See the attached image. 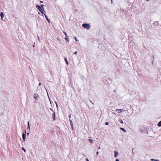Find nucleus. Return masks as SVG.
I'll use <instances>...</instances> for the list:
<instances>
[{"instance_id": "nucleus-30", "label": "nucleus", "mask_w": 161, "mask_h": 161, "mask_svg": "<svg viewBox=\"0 0 161 161\" xmlns=\"http://www.w3.org/2000/svg\"><path fill=\"white\" fill-rule=\"evenodd\" d=\"M71 115L70 114L69 116V119H70L71 118Z\"/></svg>"}, {"instance_id": "nucleus-7", "label": "nucleus", "mask_w": 161, "mask_h": 161, "mask_svg": "<svg viewBox=\"0 0 161 161\" xmlns=\"http://www.w3.org/2000/svg\"><path fill=\"white\" fill-rule=\"evenodd\" d=\"M0 15L1 18L2 20H3V17L4 16V14H3V12H1V13H0Z\"/></svg>"}, {"instance_id": "nucleus-21", "label": "nucleus", "mask_w": 161, "mask_h": 161, "mask_svg": "<svg viewBox=\"0 0 161 161\" xmlns=\"http://www.w3.org/2000/svg\"><path fill=\"white\" fill-rule=\"evenodd\" d=\"M63 33L64 34H65V36L66 37H67V34H66V33L65 31H63Z\"/></svg>"}, {"instance_id": "nucleus-43", "label": "nucleus", "mask_w": 161, "mask_h": 161, "mask_svg": "<svg viewBox=\"0 0 161 161\" xmlns=\"http://www.w3.org/2000/svg\"><path fill=\"white\" fill-rule=\"evenodd\" d=\"M100 149V147H98V149Z\"/></svg>"}, {"instance_id": "nucleus-45", "label": "nucleus", "mask_w": 161, "mask_h": 161, "mask_svg": "<svg viewBox=\"0 0 161 161\" xmlns=\"http://www.w3.org/2000/svg\"><path fill=\"white\" fill-rule=\"evenodd\" d=\"M153 62H152V64H153Z\"/></svg>"}, {"instance_id": "nucleus-22", "label": "nucleus", "mask_w": 161, "mask_h": 161, "mask_svg": "<svg viewBox=\"0 0 161 161\" xmlns=\"http://www.w3.org/2000/svg\"><path fill=\"white\" fill-rule=\"evenodd\" d=\"M22 150L23 151H24L25 152L26 151V150H25V149L24 147H22Z\"/></svg>"}, {"instance_id": "nucleus-16", "label": "nucleus", "mask_w": 161, "mask_h": 161, "mask_svg": "<svg viewBox=\"0 0 161 161\" xmlns=\"http://www.w3.org/2000/svg\"><path fill=\"white\" fill-rule=\"evenodd\" d=\"M70 126H71V128H72V130H74V127H73V124H71L70 125Z\"/></svg>"}, {"instance_id": "nucleus-1", "label": "nucleus", "mask_w": 161, "mask_h": 161, "mask_svg": "<svg viewBox=\"0 0 161 161\" xmlns=\"http://www.w3.org/2000/svg\"><path fill=\"white\" fill-rule=\"evenodd\" d=\"M82 26L87 30H89L90 27V26L89 24L84 23L82 24Z\"/></svg>"}, {"instance_id": "nucleus-3", "label": "nucleus", "mask_w": 161, "mask_h": 161, "mask_svg": "<svg viewBox=\"0 0 161 161\" xmlns=\"http://www.w3.org/2000/svg\"><path fill=\"white\" fill-rule=\"evenodd\" d=\"M52 117L53 118V121H54L56 120V117H55V112H54L52 114Z\"/></svg>"}, {"instance_id": "nucleus-9", "label": "nucleus", "mask_w": 161, "mask_h": 161, "mask_svg": "<svg viewBox=\"0 0 161 161\" xmlns=\"http://www.w3.org/2000/svg\"><path fill=\"white\" fill-rule=\"evenodd\" d=\"M123 109H116V110L117 111H120L119 112H118V113H120V112H122V111H123Z\"/></svg>"}, {"instance_id": "nucleus-39", "label": "nucleus", "mask_w": 161, "mask_h": 161, "mask_svg": "<svg viewBox=\"0 0 161 161\" xmlns=\"http://www.w3.org/2000/svg\"><path fill=\"white\" fill-rule=\"evenodd\" d=\"M159 160L158 159H156L154 160V161H158Z\"/></svg>"}, {"instance_id": "nucleus-33", "label": "nucleus", "mask_w": 161, "mask_h": 161, "mask_svg": "<svg viewBox=\"0 0 161 161\" xmlns=\"http://www.w3.org/2000/svg\"><path fill=\"white\" fill-rule=\"evenodd\" d=\"M40 3H43V1H40Z\"/></svg>"}, {"instance_id": "nucleus-10", "label": "nucleus", "mask_w": 161, "mask_h": 161, "mask_svg": "<svg viewBox=\"0 0 161 161\" xmlns=\"http://www.w3.org/2000/svg\"><path fill=\"white\" fill-rule=\"evenodd\" d=\"M28 127H27V129H28L29 130H30V123L29 121H28Z\"/></svg>"}, {"instance_id": "nucleus-44", "label": "nucleus", "mask_w": 161, "mask_h": 161, "mask_svg": "<svg viewBox=\"0 0 161 161\" xmlns=\"http://www.w3.org/2000/svg\"><path fill=\"white\" fill-rule=\"evenodd\" d=\"M133 149H132V153H133H133H133Z\"/></svg>"}, {"instance_id": "nucleus-29", "label": "nucleus", "mask_w": 161, "mask_h": 161, "mask_svg": "<svg viewBox=\"0 0 161 161\" xmlns=\"http://www.w3.org/2000/svg\"><path fill=\"white\" fill-rule=\"evenodd\" d=\"M77 52L75 51V52L74 53V54H77Z\"/></svg>"}, {"instance_id": "nucleus-20", "label": "nucleus", "mask_w": 161, "mask_h": 161, "mask_svg": "<svg viewBox=\"0 0 161 161\" xmlns=\"http://www.w3.org/2000/svg\"><path fill=\"white\" fill-rule=\"evenodd\" d=\"M69 121H70V125H71V124H73L72 121V120H71V119H69Z\"/></svg>"}, {"instance_id": "nucleus-4", "label": "nucleus", "mask_w": 161, "mask_h": 161, "mask_svg": "<svg viewBox=\"0 0 161 161\" xmlns=\"http://www.w3.org/2000/svg\"><path fill=\"white\" fill-rule=\"evenodd\" d=\"M26 130H25V132L24 133H23L22 134V138L25 141V139L26 138Z\"/></svg>"}, {"instance_id": "nucleus-6", "label": "nucleus", "mask_w": 161, "mask_h": 161, "mask_svg": "<svg viewBox=\"0 0 161 161\" xmlns=\"http://www.w3.org/2000/svg\"><path fill=\"white\" fill-rule=\"evenodd\" d=\"M114 157L116 158L118 155V153L116 151H114Z\"/></svg>"}, {"instance_id": "nucleus-15", "label": "nucleus", "mask_w": 161, "mask_h": 161, "mask_svg": "<svg viewBox=\"0 0 161 161\" xmlns=\"http://www.w3.org/2000/svg\"><path fill=\"white\" fill-rule=\"evenodd\" d=\"M41 7V8H42L43 10H44V8L43 7V6H44L43 4H42L41 6H40Z\"/></svg>"}, {"instance_id": "nucleus-31", "label": "nucleus", "mask_w": 161, "mask_h": 161, "mask_svg": "<svg viewBox=\"0 0 161 161\" xmlns=\"http://www.w3.org/2000/svg\"><path fill=\"white\" fill-rule=\"evenodd\" d=\"M96 153H97V155L99 153V152L98 151H97V152H96Z\"/></svg>"}, {"instance_id": "nucleus-18", "label": "nucleus", "mask_w": 161, "mask_h": 161, "mask_svg": "<svg viewBox=\"0 0 161 161\" xmlns=\"http://www.w3.org/2000/svg\"><path fill=\"white\" fill-rule=\"evenodd\" d=\"M119 121L120 122V123L121 124H122L123 123V120H122V119H119Z\"/></svg>"}, {"instance_id": "nucleus-13", "label": "nucleus", "mask_w": 161, "mask_h": 161, "mask_svg": "<svg viewBox=\"0 0 161 161\" xmlns=\"http://www.w3.org/2000/svg\"><path fill=\"white\" fill-rule=\"evenodd\" d=\"M158 125L159 127H161V121H160L158 122Z\"/></svg>"}, {"instance_id": "nucleus-46", "label": "nucleus", "mask_w": 161, "mask_h": 161, "mask_svg": "<svg viewBox=\"0 0 161 161\" xmlns=\"http://www.w3.org/2000/svg\"><path fill=\"white\" fill-rule=\"evenodd\" d=\"M33 47H34V45H33Z\"/></svg>"}, {"instance_id": "nucleus-47", "label": "nucleus", "mask_w": 161, "mask_h": 161, "mask_svg": "<svg viewBox=\"0 0 161 161\" xmlns=\"http://www.w3.org/2000/svg\"><path fill=\"white\" fill-rule=\"evenodd\" d=\"M147 1H148L149 0H147Z\"/></svg>"}, {"instance_id": "nucleus-37", "label": "nucleus", "mask_w": 161, "mask_h": 161, "mask_svg": "<svg viewBox=\"0 0 161 161\" xmlns=\"http://www.w3.org/2000/svg\"><path fill=\"white\" fill-rule=\"evenodd\" d=\"M154 60V56H153V61Z\"/></svg>"}, {"instance_id": "nucleus-48", "label": "nucleus", "mask_w": 161, "mask_h": 161, "mask_svg": "<svg viewBox=\"0 0 161 161\" xmlns=\"http://www.w3.org/2000/svg\"><path fill=\"white\" fill-rule=\"evenodd\" d=\"M111 0L112 2V0Z\"/></svg>"}, {"instance_id": "nucleus-12", "label": "nucleus", "mask_w": 161, "mask_h": 161, "mask_svg": "<svg viewBox=\"0 0 161 161\" xmlns=\"http://www.w3.org/2000/svg\"><path fill=\"white\" fill-rule=\"evenodd\" d=\"M88 141L91 143H92L93 142V140L91 139H88Z\"/></svg>"}, {"instance_id": "nucleus-38", "label": "nucleus", "mask_w": 161, "mask_h": 161, "mask_svg": "<svg viewBox=\"0 0 161 161\" xmlns=\"http://www.w3.org/2000/svg\"><path fill=\"white\" fill-rule=\"evenodd\" d=\"M55 103L56 105L58 104L57 103L56 101H55Z\"/></svg>"}, {"instance_id": "nucleus-41", "label": "nucleus", "mask_w": 161, "mask_h": 161, "mask_svg": "<svg viewBox=\"0 0 161 161\" xmlns=\"http://www.w3.org/2000/svg\"><path fill=\"white\" fill-rule=\"evenodd\" d=\"M27 135H29V133L28 132L27 133Z\"/></svg>"}, {"instance_id": "nucleus-32", "label": "nucleus", "mask_w": 161, "mask_h": 161, "mask_svg": "<svg viewBox=\"0 0 161 161\" xmlns=\"http://www.w3.org/2000/svg\"><path fill=\"white\" fill-rule=\"evenodd\" d=\"M48 97H49V100H50V103H51H51H51V100H50V98H49V96H48Z\"/></svg>"}, {"instance_id": "nucleus-14", "label": "nucleus", "mask_w": 161, "mask_h": 161, "mask_svg": "<svg viewBox=\"0 0 161 161\" xmlns=\"http://www.w3.org/2000/svg\"><path fill=\"white\" fill-rule=\"evenodd\" d=\"M120 129H121L123 131L125 132L126 131V130L123 128L120 127Z\"/></svg>"}, {"instance_id": "nucleus-36", "label": "nucleus", "mask_w": 161, "mask_h": 161, "mask_svg": "<svg viewBox=\"0 0 161 161\" xmlns=\"http://www.w3.org/2000/svg\"><path fill=\"white\" fill-rule=\"evenodd\" d=\"M50 109L52 111H53V110L51 108H50Z\"/></svg>"}, {"instance_id": "nucleus-27", "label": "nucleus", "mask_w": 161, "mask_h": 161, "mask_svg": "<svg viewBox=\"0 0 161 161\" xmlns=\"http://www.w3.org/2000/svg\"><path fill=\"white\" fill-rule=\"evenodd\" d=\"M154 160H155V159H153H153H150V160H151V161H154Z\"/></svg>"}, {"instance_id": "nucleus-17", "label": "nucleus", "mask_w": 161, "mask_h": 161, "mask_svg": "<svg viewBox=\"0 0 161 161\" xmlns=\"http://www.w3.org/2000/svg\"><path fill=\"white\" fill-rule=\"evenodd\" d=\"M57 41H59V42L60 41V38L59 37H57Z\"/></svg>"}, {"instance_id": "nucleus-11", "label": "nucleus", "mask_w": 161, "mask_h": 161, "mask_svg": "<svg viewBox=\"0 0 161 161\" xmlns=\"http://www.w3.org/2000/svg\"><path fill=\"white\" fill-rule=\"evenodd\" d=\"M64 60H65V61L66 64L67 65H68L69 64V63H68V61H67V58L65 57L64 58Z\"/></svg>"}, {"instance_id": "nucleus-34", "label": "nucleus", "mask_w": 161, "mask_h": 161, "mask_svg": "<svg viewBox=\"0 0 161 161\" xmlns=\"http://www.w3.org/2000/svg\"><path fill=\"white\" fill-rule=\"evenodd\" d=\"M56 105V107L57 108V109H58V104H57Z\"/></svg>"}, {"instance_id": "nucleus-5", "label": "nucleus", "mask_w": 161, "mask_h": 161, "mask_svg": "<svg viewBox=\"0 0 161 161\" xmlns=\"http://www.w3.org/2000/svg\"><path fill=\"white\" fill-rule=\"evenodd\" d=\"M39 95L37 93H36L34 94V98L35 100H36L37 99Z\"/></svg>"}, {"instance_id": "nucleus-19", "label": "nucleus", "mask_w": 161, "mask_h": 161, "mask_svg": "<svg viewBox=\"0 0 161 161\" xmlns=\"http://www.w3.org/2000/svg\"><path fill=\"white\" fill-rule=\"evenodd\" d=\"M65 39L68 42H69V41L68 39V37H65Z\"/></svg>"}, {"instance_id": "nucleus-24", "label": "nucleus", "mask_w": 161, "mask_h": 161, "mask_svg": "<svg viewBox=\"0 0 161 161\" xmlns=\"http://www.w3.org/2000/svg\"><path fill=\"white\" fill-rule=\"evenodd\" d=\"M109 124V123L108 122H105V125H108Z\"/></svg>"}, {"instance_id": "nucleus-25", "label": "nucleus", "mask_w": 161, "mask_h": 161, "mask_svg": "<svg viewBox=\"0 0 161 161\" xmlns=\"http://www.w3.org/2000/svg\"><path fill=\"white\" fill-rule=\"evenodd\" d=\"M75 39L76 42H77L78 40L77 39L76 37H75Z\"/></svg>"}, {"instance_id": "nucleus-8", "label": "nucleus", "mask_w": 161, "mask_h": 161, "mask_svg": "<svg viewBox=\"0 0 161 161\" xmlns=\"http://www.w3.org/2000/svg\"><path fill=\"white\" fill-rule=\"evenodd\" d=\"M44 16L47 19V21L48 22H50V20L48 19L47 16L45 14H44Z\"/></svg>"}, {"instance_id": "nucleus-28", "label": "nucleus", "mask_w": 161, "mask_h": 161, "mask_svg": "<svg viewBox=\"0 0 161 161\" xmlns=\"http://www.w3.org/2000/svg\"><path fill=\"white\" fill-rule=\"evenodd\" d=\"M86 161H89V159H88V158H86Z\"/></svg>"}, {"instance_id": "nucleus-2", "label": "nucleus", "mask_w": 161, "mask_h": 161, "mask_svg": "<svg viewBox=\"0 0 161 161\" xmlns=\"http://www.w3.org/2000/svg\"><path fill=\"white\" fill-rule=\"evenodd\" d=\"M36 7L41 12H42V11H44V10H43L42 8H41V7L39 5L36 4Z\"/></svg>"}, {"instance_id": "nucleus-35", "label": "nucleus", "mask_w": 161, "mask_h": 161, "mask_svg": "<svg viewBox=\"0 0 161 161\" xmlns=\"http://www.w3.org/2000/svg\"><path fill=\"white\" fill-rule=\"evenodd\" d=\"M115 161H119V160L118 159H116Z\"/></svg>"}, {"instance_id": "nucleus-23", "label": "nucleus", "mask_w": 161, "mask_h": 161, "mask_svg": "<svg viewBox=\"0 0 161 161\" xmlns=\"http://www.w3.org/2000/svg\"><path fill=\"white\" fill-rule=\"evenodd\" d=\"M42 12H41L42 14H44V13H45V10H44V11H42Z\"/></svg>"}, {"instance_id": "nucleus-42", "label": "nucleus", "mask_w": 161, "mask_h": 161, "mask_svg": "<svg viewBox=\"0 0 161 161\" xmlns=\"http://www.w3.org/2000/svg\"><path fill=\"white\" fill-rule=\"evenodd\" d=\"M41 83H39L38 84V86H40L41 85Z\"/></svg>"}, {"instance_id": "nucleus-40", "label": "nucleus", "mask_w": 161, "mask_h": 161, "mask_svg": "<svg viewBox=\"0 0 161 161\" xmlns=\"http://www.w3.org/2000/svg\"><path fill=\"white\" fill-rule=\"evenodd\" d=\"M90 101L91 103H92L93 104H94V103H93L91 101V100H90Z\"/></svg>"}, {"instance_id": "nucleus-26", "label": "nucleus", "mask_w": 161, "mask_h": 161, "mask_svg": "<svg viewBox=\"0 0 161 161\" xmlns=\"http://www.w3.org/2000/svg\"><path fill=\"white\" fill-rule=\"evenodd\" d=\"M156 24H158V22H157V21L154 22V25H155Z\"/></svg>"}]
</instances>
